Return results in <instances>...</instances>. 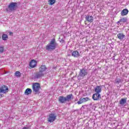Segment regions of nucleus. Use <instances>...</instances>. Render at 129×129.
I'll use <instances>...</instances> for the list:
<instances>
[{"instance_id":"nucleus-1","label":"nucleus","mask_w":129,"mask_h":129,"mask_svg":"<svg viewBox=\"0 0 129 129\" xmlns=\"http://www.w3.org/2000/svg\"><path fill=\"white\" fill-rule=\"evenodd\" d=\"M57 47V43L55 39H52L49 43H48L46 46V50L47 51H53Z\"/></svg>"},{"instance_id":"nucleus-2","label":"nucleus","mask_w":129,"mask_h":129,"mask_svg":"<svg viewBox=\"0 0 129 129\" xmlns=\"http://www.w3.org/2000/svg\"><path fill=\"white\" fill-rule=\"evenodd\" d=\"M17 5H18L17 3L12 2L10 3L8 6V8L6 9L7 13H11V12L17 11V9H18V6Z\"/></svg>"},{"instance_id":"nucleus-3","label":"nucleus","mask_w":129,"mask_h":129,"mask_svg":"<svg viewBox=\"0 0 129 129\" xmlns=\"http://www.w3.org/2000/svg\"><path fill=\"white\" fill-rule=\"evenodd\" d=\"M87 74H88V73L87 72V70L86 69H83L80 70L78 78L80 80H81V79H83V78H84V77H85Z\"/></svg>"},{"instance_id":"nucleus-4","label":"nucleus","mask_w":129,"mask_h":129,"mask_svg":"<svg viewBox=\"0 0 129 129\" xmlns=\"http://www.w3.org/2000/svg\"><path fill=\"white\" fill-rule=\"evenodd\" d=\"M40 88H41V86L40 85V83H35L33 84L32 90L34 92H36V94L39 92V91L40 90Z\"/></svg>"},{"instance_id":"nucleus-5","label":"nucleus","mask_w":129,"mask_h":129,"mask_svg":"<svg viewBox=\"0 0 129 129\" xmlns=\"http://www.w3.org/2000/svg\"><path fill=\"white\" fill-rule=\"evenodd\" d=\"M56 117H57L56 114H55L54 113H51L49 115L47 121H48V122H53V121H55Z\"/></svg>"},{"instance_id":"nucleus-6","label":"nucleus","mask_w":129,"mask_h":129,"mask_svg":"<svg viewBox=\"0 0 129 129\" xmlns=\"http://www.w3.org/2000/svg\"><path fill=\"white\" fill-rule=\"evenodd\" d=\"M9 91V88L6 85H3L0 88V93H7Z\"/></svg>"},{"instance_id":"nucleus-7","label":"nucleus","mask_w":129,"mask_h":129,"mask_svg":"<svg viewBox=\"0 0 129 129\" xmlns=\"http://www.w3.org/2000/svg\"><path fill=\"white\" fill-rule=\"evenodd\" d=\"M92 98L93 100H100L101 99V95L100 94L96 93L93 95Z\"/></svg>"},{"instance_id":"nucleus-8","label":"nucleus","mask_w":129,"mask_h":129,"mask_svg":"<svg viewBox=\"0 0 129 129\" xmlns=\"http://www.w3.org/2000/svg\"><path fill=\"white\" fill-rule=\"evenodd\" d=\"M44 73H42V72H40V71L38 72H37L35 76V78L36 79H39V78H41V77H44Z\"/></svg>"},{"instance_id":"nucleus-9","label":"nucleus","mask_w":129,"mask_h":129,"mask_svg":"<svg viewBox=\"0 0 129 129\" xmlns=\"http://www.w3.org/2000/svg\"><path fill=\"white\" fill-rule=\"evenodd\" d=\"M73 99V95L70 94L67 96V97L65 98V101L66 102L68 101V102H70L71 100Z\"/></svg>"},{"instance_id":"nucleus-10","label":"nucleus","mask_w":129,"mask_h":129,"mask_svg":"<svg viewBox=\"0 0 129 129\" xmlns=\"http://www.w3.org/2000/svg\"><path fill=\"white\" fill-rule=\"evenodd\" d=\"M36 65H37V62L35 60L32 59L30 63L29 66L31 68H35L36 67Z\"/></svg>"},{"instance_id":"nucleus-11","label":"nucleus","mask_w":129,"mask_h":129,"mask_svg":"<svg viewBox=\"0 0 129 129\" xmlns=\"http://www.w3.org/2000/svg\"><path fill=\"white\" fill-rule=\"evenodd\" d=\"M86 20L89 23H92L93 22V17L92 16L87 15L86 17Z\"/></svg>"},{"instance_id":"nucleus-12","label":"nucleus","mask_w":129,"mask_h":129,"mask_svg":"<svg viewBox=\"0 0 129 129\" xmlns=\"http://www.w3.org/2000/svg\"><path fill=\"white\" fill-rule=\"evenodd\" d=\"M39 70L40 72L43 73L46 70H47V67L45 65H42L39 68Z\"/></svg>"},{"instance_id":"nucleus-13","label":"nucleus","mask_w":129,"mask_h":129,"mask_svg":"<svg viewBox=\"0 0 129 129\" xmlns=\"http://www.w3.org/2000/svg\"><path fill=\"white\" fill-rule=\"evenodd\" d=\"M117 37L119 40H123V39H124V37H125V35H124L123 33H120L117 35Z\"/></svg>"},{"instance_id":"nucleus-14","label":"nucleus","mask_w":129,"mask_h":129,"mask_svg":"<svg viewBox=\"0 0 129 129\" xmlns=\"http://www.w3.org/2000/svg\"><path fill=\"white\" fill-rule=\"evenodd\" d=\"M101 90V87L100 86H97L96 88H95V92L96 93L100 94Z\"/></svg>"},{"instance_id":"nucleus-15","label":"nucleus","mask_w":129,"mask_h":129,"mask_svg":"<svg viewBox=\"0 0 129 129\" xmlns=\"http://www.w3.org/2000/svg\"><path fill=\"white\" fill-rule=\"evenodd\" d=\"M72 55L73 57H75L76 58H78V57H79L80 56L79 52L77 50L74 51L72 52Z\"/></svg>"},{"instance_id":"nucleus-16","label":"nucleus","mask_w":129,"mask_h":129,"mask_svg":"<svg viewBox=\"0 0 129 129\" xmlns=\"http://www.w3.org/2000/svg\"><path fill=\"white\" fill-rule=\"evenodd\" d=\"M25 95H29V94H32V89L30 88H27L25 91Z\"/></svg>"},{"instance_id":"nucleus-17","label":"nucleus","mask_w":129,"mask_h":129,"mask_svg":"<svg viewBox=\"0 0 129 129\" xmlns=\"http://www.w3.org/2000/svg\"><path fill=\"white\" fill-rule=\"evenodd\" d=\"M128 10L127 9H123L121 12V15L123 17V16H126V14H128Z\"/></svg>"},{"instance_id":"nucleus-18","label":"nucleus","mask_w":129,"mask_h":129,"mask_svg":"<svg viewBox=\"0 0 129 129\" xmlns=\"http://www.w3.org/2000/svg\"><path fill=\"white\" fill-rule=\"evenodd\" d=\"M2 39L3 41H7V40L9 39V37L8 36V35L4 34L2 35Z\"/></svg>"},{"instance_id":"nucleus-19","label":"nucleus","mask_w":129,"mask_h":129,"mask_svg":"<svg viewBox=\"0 0 129 129\" xmlns=\"http://www.w3.org/2000/svg\"><path fill=\"white\" fill-rule=\"evenodd\" d=\"M59 101L60 103H64L65 102V98L64 97H59Z\"/></svg>"},{"instance_id":"nucleus-20","label":"nucleus","mask_w":129,"mask_h":129,"mask_svg":"<svg viewBox=\"0 0 129 129\" xmlns=\"http://www.w3.org/2000/svg\"><path fill=\"white\" fill-rule=\"evenodd\" d=\"M125 22H126V19L124 18H123L120 19V20L117 22V24H119L120 23H125Z\"/></svg>"},{"instance_id":"nucleus-21","label":"nucleus","mask_w":129,"mask_h":129,"mask_svg":"<svg viewBox=\"0 0 129 129\" xmlns=\"http://www.w3.org/2000/svg\"><path fill=\"white\" fill-rule=\"evenodd\" d=\"M124 103H126V99H121L119 102L120 104H124Z\"/></svg>"},{"instance_id":"nucleus-22","label":"nucleus","mask_w":129,"mask_h":129,"mask_svg":"<svg viewBox=\"0 0 129 129\" xmlns=\"http://www.w3.org/2000/svg\"><path fill=\"white\" fill-rule=\"evenodd\" d=\"M49 5L50 6H52V5H54L56 3V0H49L48 1Z\"/></svg>"},{"instance_id":"nucleus-23","label":"nucleus","mask_w":129,"mask_h":129,"mask_svg":"<svg viewBox=\"0 0 129 129\" xmlns=\"http://www.w3.org/2000/svg\"><path fill=\"white\" fill-rule=\"evenodd\" d=\"M82 100L83 103L86 102V101H88V100H89V98L88 97L83 98H82Z\"/></svg>"},{"instance_id":"nucleus-24","label":"nucleus","mask_w":129,"mask_h":129,"mask_svg":"<svg viewBox=\"0 0 129 129\" xmlns=\"http://www.w3.org/2000/svg\"><path fill=\"white\" fill-rule=\"evenodd\" d=\"M121 81L120 79H116L115 80L114 83H116V84H119V83Z\"/></svg>"},{"instance_id":"nucleus-25","label":"nucleus","mask_w":129,"mask_h":129,"mask_svg":"<svg viewBox=\"0 0 129 129\" xmlns=\"http://www.w3.org/2000/svg\"><path fill=\"white\" fill-rule=\"evenodd\" d=\"M15 75L17 76V77H20V76H21V73L19 71L16 72Z\"/></svg>"},{"instance_id":"nucleus-26","label":"nucleus","mask_w":129,"mask_h":129,"mask_svg":"<svg viewBox=\"0 0 129 129\" xmlns=\"http://www.w3.org/2000/svg\"><path fill=\"white\" fill-rule=\"evenodd\" d=\"M4 51H5V48L3 46H0V53H4Z\"/></svg>"},{"instance_id":"nucleus-27","label":"nucleus","mask_w":129,"mask_h":129,"mask_svg":"<svg viewBox=\"0 0 129 129\" xmlns=\"http://www.w3.org/2000/svg\"><path fill=\"white\" fill-rule=\"evenodd\" d=\"M59 40L60 43H64V39L62 38V36H60L59 38Z\"/></svg>"},{"instance_id":"nucleus-28","label":"nucleus","mask_w":129,"mask_h":129,"mask_svg":"<svg viewBox=\"0 0 129 129\" xmlns=\"http://www.w3.org/2000/svg\"><path fill=\"white\" fill-rule=\"evenodd\" d=\"M78 104H81L83 103V101H82V98H80L79 99V101L77 102Z\"/></svg>"},{"instance_id":"nucleus-29","label":"nucleus","mask_w":129,"mask_h":129,"mask_svg":"<svg viewBox=\"0 0 129 129\" xmlns=\"http://www.w3.org/2000/svg\"><path fill=\"white\" fill-rule=\"evenodd\" d=\"M13 32H9V34L10 35H13Z\"/></svg>"},{"instance_id":"nucleus-30","label":"nucleus","mask_w":129,"mask_h":129,"mask_svg":"<svg viewBox=\"0 0 129 129\" xmlns=\"http://www.w3.org/2000/svg\"><path fill=\"white\" fill-rule=\"evenodd\" d=\"M3 95H4L0 94V98H2V97H3Z\"/></svg>"},{"instance_id":"nucleus-31","label":"nucleus","mask_w":129,"mask_h":129,"mask_svg":"<svg viewBox=\"0 0 129 129\" xmlns=\"http://www.w3.org/2000/svg\"><path fill=\"white\" fill-rule=\"evenodd\" d=\"M71 103L69 102V104H70Z\"/></svg>"}]
</instances>
